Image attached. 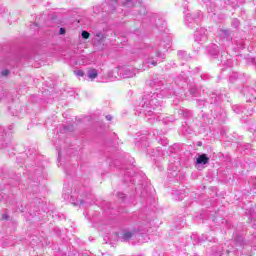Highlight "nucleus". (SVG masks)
Listing matches in <instances>:
<instances>
[{
    "instance_id": "1",
    "label": "nucleus",
    "mask_w": 256,
    "mask_h": 256,
    "mask_svg": "<svg viewBox=\"0 0 256 256\" xmlns=\"http://www.w3.org/2000/svg\"><path fill=\"white\" fill-rule=\"evenodd\" d=\"M162 97L163 96L157 92L143 96L140 103V113L146 116L149 121L152 119L155 121V118L161 112Z\"/></svg>"
},
{
    "instance_id": "2",
    "label": "nucleus",
    "mask_w": 256,
    "mask_h": 256,
    "mask_svg": "<svg viewBox=\"0 0 256 256\" xmlns=\"http://www.w3.org/2000/svg\"><path fill=\"white\" fill-rule=\"evenodd\" d=\"M144 65L146 67H157L159 59H163V53L157 47H149L145 50Z\"/></svg>"
},
{
    "instance_id": "3",
    "label": "nucleus",
    "mask_w": 256,
    "mask_h": 256,
    "mask_svg": "<svg viewBox=\"0 0 256 256\" xmlns=\"http://www.w3.org/2000/svg\"><path fill=\"white\" fill-rule=\"evenodd\" d=\"M243 93L247 99V101H249L250 103H256V85L255 87H245L243 88Z\"/></svg>"
},
{
    "instance_id": "4",
    "label": "nucleus",
    "mask_w": 256,
    "mask_h": 256,
    "mask_svg": "<svg viewBox=\"0 0 256 256\" xmlns=\"http://www.w3.org/2000/svg\"><path fill=\"white\" fill-rule=\"evenodd\" d=\"M207 163H209V157L207 156V154H201L196 159L197 165H207Z\"/></svg>"
},
{
    "instance_id": "5",
    "label": "nucleus",
    "mask_w": 256,
    "mask_h": 256,
    "mask_svg": "<svg viewBox=\"0 0 256 256\" xmlns=\"http://www.w3.org/2000/svg\"><path fill=\"white\" fill-rule=\"evenodd\" d=\"M194 39L196 43H205L207 41L208 37L205 33H197L194 35Z\"/></svg>"
},
{
    "instance_id": "6",
    "label": "nucleus",
    "mask_w": 256,
    "mask_h": 256,
    "mask_svg": "<svg viewBox=\"0 0 256 256\" xmlns=\"http://www.w3.org/2000/svg\"><path fill=\"white\" fill-rule=\"evenodd\" d=\"M121 75L124 79H131V77H135V73H133L130 69L121 70Z\"/></svg>"
},
{
    "instance_id": "7",
    "label": "nucleus",
    "mask_w": 256,
    "mask_h": 256,
    "mask_svg": "<svg viewBox=\"0 0 256 256\" xmlns=\"http://www.w3.org/2000/svg\"><path fill=\"white\" fill-rule=\"evenodd\" d=\"M98 75H99V72L97 71V69L88 70L89 79H97Z\"/></svg>"
},
{
    "instance_id": "8",
    "label": "nucleus",
    "mask_w": 256,
    "mask_h": 256,
    "mask_svg": "<svg viewBox=\"0 0 256 256\" xmlns=\"http://www.w3.org/2000/svg\"><path fill=\"white\" fill-rule=\"evenodd\" d=\"M219 101H221V97L217 96L215 93L211 94L210 103L215 105L219 103Z\"/></svg>"
},
{
    "instance_id": "9",
    "label": "nucleus",
    "mask_w": 256,
    "mask_h": 256,
    "mask_svg": "<svg viewBox=\"0 0 256 256\" xmlns=\"http://www.w3.org/2000/svg\"><path fill=\"white\" fill-rule=\"evenodd\" d=\"M71 201H72V205H74L75 207H81L82 205H84L85 201L84 200H75V198L71 197Z\"/></svg>"
},
{
    "instance_id": "10",
    "label": "nucleus",
    "mask_w": 256,
    "mask_h": 256,
    "mask_svg": "<svg viewBox=\"0 0 256 256\" xmlns=\"http://www.w3.org/2000/svg\"><path fill=\"white\" fill-rule=\"evenodd\" d=\"M131 237H133V233L129 232V231H126V232L123 233L122 239H123V241L127 242L131 239Z\"/></svg>"
},
{
    "instance_id": "11",
    "label": "nucleus",
    "mask_w": 256,
    "mask_h": 256,
    "mask_svg": "<svg viewBox=\"0 0 256 256\" xmlns=\"http://www.w3.org/2000/svg\"><path fill=\"white\" fill-rule=\"evenodd\" d=\"M233 110L235 113L239 114V113H243V107L241 106H234Z\"/></svg>"
},
{
    "instance_id": "12",
    "label": "nucleus",
    "mask_w": 256,
    "mask_h": 256,
    "mask_svg": "<svg viewBox=\"0 0 256 256\" xmlns=\"http://www.w3.org/2000/svg\"><path fill=\"white\" fill-rule=\"evenodd\" d=\"M31 31H39V24L33 23L30 25Z\"/></svg>"
},
{
    "instance_id": "13",
    "label": "nucleus",
    "mask_w": 256,
    "mask_h": 256,
    "mask_svg": "<svg viewBox=\"0 0 256 256\" xmlns=\"http://www.w3.org/2000/svg\"><path fill=\"white\" fill-rule=\"evenodd\" d=\"M75 75H77V77H83L85 75V72H83V70H77L74 71Z\"/></svg>"
},
{
    "instance_id": "14",
    "label": "nucleus",
    "mask_w": 256,
    "mask_h": 256,
    "mask_svg": "<svg viewBox=\"0 0 256 256\" xmlns=\"http://www.w3.org/2000/svg\"><path fill=\"white\" fill-rule=\"evenodd\" d=\"M249 183H250V185H252V187L256 188V177L251 178Z\"/></svg>"
},
{
    "instance_id": "15",
    "label": "nucleus",
    "mask_w": 256,
    "mask_h": 256,
    "mask_svg": "<svg viewBox=\"0 0 256 256\" xmlns=\"http://www.w3.org/2000/svg\"><path fill=\"white\" fill-rule=\"evenodd\" d=\"M186 55H187V52L182 50L178 51V57H185Z\"/></svg>"
},
{
    "instance_id": "16",
    "label": "nucleus",
    "mask_w": 256,
    "mask_h": 256,
    "mask_svg": "<svg viewBox=\"0 0 256 256\" xmlns=\"http://www.w3.org/2000/svg\"><path fill=\"white\" fill-rule=\"evenodd\" d=\"M90 35H91L90 33H82V38L89 39Z\"/></svg>"
},
{
    "instance_id": "17",
    "label": "nucleus",
    "mask_w": 256,
    "mask_h": 256,
    "mask_svg": "<svg viewBox=\"0 0 256 256\" xmlns=\"http://www.w3.org/2000/svg\"><path fill=\"white\" fill-rule=\"evenodd\" d=\"M9 70H3L2 71V75H3V77H7V75H9Z\"/></svg>"
},
{
    "instance_id": "18",
    "label": "nucleus",
    "mask_w": 256,
    "mask_h": 256,
    "mask_svg": "<svg viewBox=\"0 0 256 256\" xmlns=\"http://www.w3.org/2000/svg\"><path fill=\"white\" fill-rule=\"evenodd\" d=\"M183 115H184V117H191V112L185 111V112L183 113Z\"/></svg>"
},
{
    "instance_id": "19",
    "label": "nucleus",
    "mask_w": 256,
    "mask_h": 256,
    "mask_svg": "<svg viewBox=\"0 0 256 256\" xmlns=\"http://www.w3.org/2000/svg\"><path fill=\"white\" fill-rule=\"evenodd\" d=\"M198 103H199V105H200L201 107H204V106H205V101H203V100H199Z\"/></svg>"
},
{
    "instance_id": "20",
    "label": "nucleus",
    "mask_w": 256,
    "mask_h": 256,
    "mask_svg": "<svg viewBox=\"0 0 256 256\" xmlns=\"http://www.w3.org/2000/svg\"><path fill=\"white\" fill-rule=\"evenodd\" d=\"M196 89L195 88H192L191 90H190V93L192 94V95H195V93H196Z\"/></svg>"
},
{
    "instance_id": "21",
    "label": "nucleus",
    "mask_w": 256,
    "mask_h": 256,
    "mask_svg": "<svg viewBox=\"0 0 256 256\" xmlns=\"http://www.w3.org/2000/svg\"><path fill=\"white\" fill-rule=\"evenodd\" d=\"M106 119H107V121H111V119H113V116L107 115V116H106Z\"/></svg>"
},
{
    "instance_id": "22",
    "label": "nucleus",
    "mask_w": 256,
    "mask_h": 256,
    "mask_svg": "<svg viewBox=\"0 0 256 256\" xmlns=\"http://www.w3.org/2000/svg\"><path fill=\"white\" fill-rule=\"evenodd\" d=\"M160 143L161 145H167V140H161Z\"/></svg>"
},
{
    "instance_id": "23",
    "label": "nucleus",
    "mask_w": 256,
    "mask_h": 256,
    "mask_svg": "<svg viewBox=\"0 0 256 256\" xmlns=\"http://www.w3.org/2000/svg\"><path fill=\"white\" fill-rule=\"evenodd\" d=\"M67 31V29L65 28H60V33H65Z\"/></svg>"
},
{
    "instance_id": "24",
    "label": "nucleus",
    "mask_w": 256,
    "mask_h": 256,
    "mask_svg": "<svg viewBox=\"0 0 256 256\" xmlns=\"http://www.w3.org/2000/svg\"><path fill=\"white\" fill-rule=\"evenodd\" d=\"M131 0H125V3H124V5H129V2H130Z\"/></svg>"
},
{
    "instance_id": "25",
    "label": "nucleus",
    "mask_w": 256,
    "mask_h": 256,
    "mask_svg": "<svg viewBox=\"0 0 256 256\" xmlns=\"http://www.w3.org/2000/svg\"><path fill=\"white\" fill-rule=\"evenodd\" d=\"M38 24L40 25V27H45V24L38 22Z\"/></svg>"
},
{
    "instance_id": "26",
    "label": "nucleus",
    "mask_w": 256,
    "mask_h": 256,
    "mask_svg": "<svg viewBox=\"0 0 256 256\" xmlns=\"http://www.w3.org/2000/svg\"><path fill=\"white\" fill-rule=\"evenodd\" d=\"M96 37H103V34H101V33L96 34Z\"/></svg>"
},
{
    "instance_id": "27",
    "label": "nucleus",
    "mask_w": 256,
    "mask_h": 256,
    "mask_svg": "<svg viewBox=\"0 0 256 256\" xmlns=\"http://www.w3.org/2000/svg\"><path fill=\"white\" fill-rule=\"evenodd\" d=\"M120 197H121V199H123V198L125 197V194H121V196H120Z\"/></svg>"
},
{
    "instance_id": "28",
    "label": "nucleus",
    "mask_w": 256,
    "mask_h": 256,
    "mask_svg": "<svg viewBox=\"0 0 256 256\" xmlns=\"http://www.w3.org/2000/svg\"><path fill=\"white\" fill-rule=\"evenodd\" d=\"M86 203H89V205H92V203H91V202H89V201H87V199H86Z\"/></svg>"
},
{
    "instance_id": "29",
    "label": "nucleus",
    "mask_w": 256,
    "mask_h": 256,
    "mask_svg": "<svg viewBox=\"0 0 256 256\" xmlns=\"http://www.w3.org/2000/svg\"><path fill=\"white\" fill-rule=\"evenodd\" d=\"M3 219H7V216H6V215H4V216H3Z\"/></svg>"
},
{
    "instance_id": "30",
    "label": "nucleus",
    "mask_w": 256,
    "mask_h": 256,
    "mask_svg": "<svg viewBox=\"0 0 256 256\" xmlns=\"http://www.w3.org/2000/svg\"><path fill=\"white\" fill-rule=\"evenodd\" d=\"M82 33H88L87 31L83 30Z\"/></svg>"
}]
</instances>
